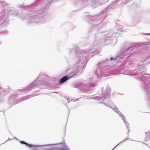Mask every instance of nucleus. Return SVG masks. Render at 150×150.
Segmentation results:
<instances>
[{
  "instance_id": "23",
  "label": "nucleus",
  "mask_w": 150,
  "mask_h": 150,
  "mask_svg": "<svg viewBox=\"0 0 150 150\" xmlns=\"http://www.w3.org/2000/svg\"><path fill=\"white\" fill-rule=\"evenodd\" d=\"M88 0H77V1H79L80 2H82L85 1H88Z\"/></svg>"
},
{
  "instance_id": "17",
  "label": "nucleus",
  "mask_w": 150,
  "mask_h": 150,
  "mask_svg": "<svg viewBox=\"0 0 150 150\" xmlns=\"http://www.w3.org/2000/svg\"><path fill=\"white\" fill-rule=\"evenodd\" d=\"M42 81H44L45 82L47 83L48 84H50L52 85H55V84L56 83L55 81L52 80L48 81L46 80L45 79V80H43Z\"/></svg>"
},
{
  "instance_id": "12",
  "label": "nucleus",
  "mask_w": 150,
  "mask_h": 150,
  "mask_svg": "<svg viewBox=\"0 0 150 150\" xmlns=\"http://www.w3.org/2000/svg\"><path fill=\"white\" fill-rule=\"evenodd\" d=\"M38 80L37 79L36 81L30 83L28 87H26L25 89L22 90L23 93H26V91L30 90V88L35 87L39 85V84L37 83Z\"/></svg>"
},
{
  "instance_id": "9",
  "label": "nucleus",
  "mask_w": 150,
  "mask_h": 150,
  "mask_svg": "<svg viewBox=\"0 0 150 150\" xmlns=\"http://www.w3.org/2000/svg\"><path fill=\"white\" fill-rule=\"evenodd\" d=\"M124 31L122 29H117L115 31H111L105 35L102 39L105 42H108L112 39V38L118 37L119 35Z\"/></svg>"
},
{
  "instance_id": "34",
  "label": "nucleus",
  "mask_w": 150,
  "mask_h": 150,
  "mask_svg": "<svg viewBox=\"0 0 150 150\" xmlns=\"http://www.w3.org/2000/svg\"><path fill=\"white\" fill-rule=\"evenodd\" d=\"M149 35H150V34H149Z\"/></svg>"
},
{
  "instance_id": "8",
  "label": "nucleus",
  "mask_w": 150,
  "mask_h": 150,
  "mask_svg": "<svg viewBox=\"0 0 150 150\" xmlns=\"http://www.w3.org/2000/svg\"><path fill=\"white\" fill-rule=\"evenodd\" d=\"M83 70L81 66H79L76 67L75 68L72 69L73 70L72 74L71 75H66L62 77L59 81V83L60 84H62L65 82L69 78L75 76L79 72H81Z\"/></svg>"
},
{
  "instance_id": "6",
  "label": "nucleus",
  "mask_w": 150,
  "mask_h": 150,
  "mask_svg": "<svg viewBox=\"0 0 150 150\" xmlns=\"http://www.w3.org/2000/svg\"><path fill=\"white\" fill-rule=\"evenodd\" d=\"M19 142L21 144H25L28 147L30 148H33L34 149H35L37 147L53 146H53L50 148L46 149L44 150H69L70 149V148L66 145V143L64 142L58 143L42 145H35L29 144L24 141H20Z\"/></svg>"
},
{
  "instance_id": "25",
  "label": "nucleus",
  "mask_w": 150,
  "mask_h": 150,
  "mask_svg": "<svg viewBox=\"0 0 150 150\" xmlns=\"http://www.w3.org/2000/svg\"><path fill=\"white\" fill-rule=\"evenodd\" d=\"M131 71L129 70V73H128V74H127L131 75Z\"/></svg>"
},
{
  "instance_id": "15",
  "label": "nucleus",
  "mask_w": 150,
  "mask_h": 150,
  "mask_svg": "<svg viewBox=\"0 0 150 150\" xmlns=\"http://www.w3.org/2000/svg\"><path fill=\"white\" fill-rule=\"evenodd\" d=\"M17 102L16 96L15 95L11 96L8 98V102L9 103L14 104L17 103Z\"/></svg>"
},
{
  "instance_id": "18",
  "label": "nucleus",
  "mask_w": 150,
  "mask_h": 150,
  "mask_svg": "<svg viewBox=\"0 0 150 150\" xmlns=\"http://www.w3.org/2000/svg\"><path fill=\"white\" fill-rule=\"evenodd\" d=\"M6 15V13H5L4 11H3L2 12L0 13V22L4 18Z\"/></svg>"
},
{
  "instance_id": "19",
  "label": "nucleus",
  "mask_w": 150,
  "mask_h": 150,
  "mask_svg": "<svg viewBox=\"0 0 150 150\" xmlns=\"http://www.w3.org/2000/svg\"><path fill=\"white\" fill-rule=\"evenodd\" d=\"M32 97V96H26L25 97H23L22 99H20V102L22 101H23L28 99Z\"/></svg>"
},
{
  "instance_id": "33",
  "label": "nucleus",
  "mask_w": 150,
  "mask_h": 150,
  "mask_svg": "<svg viewBox=\"0 0 150 150\" xmlns=\"http://www.w3.org/2000/svg\"><path fill=\"white\" fill-rule=\"evenodd\" d=\"M45 76V75H43V76Z\"/></svg>"
},
{
  "instance_id": "4",
  "label": "nucleus",
  "mask_w": 150,
  "mask_h": 150,
  "mask_svg": "<svg viewBox=\"0 0 150 150\" xmlns=\"http://www.w3.org/2000/svg\"><path fill=\"white\" fill-rule=\"evenodd\" d=\"M110 92L111 90L110 88L109 87L107 88V90H106L105 92L103 95V99L102 102L105 105L108 107L110 108L113 110L119 115L120 117H121L122 120L123 121V122L126 125L127 129L128 131V132H127L126 134H127L128 135L127 137H126L125 139L120 142L117 145L111 150H114L119 144L128 139H129V138L128 134L129 133V132H130V130H129V125L128 122L126 120L125 116L119 110V109L117 108V106H115L114 107L112 106L113 104V103L111 101L110 98Z\"/></svg>"
},
{
  "instance_id": "32",
  "label": "nucleus",
  "mask_w": 150,
  "mask_h": 150,
  "mask_svg": "<svg viewBox=\"0 0 150 150\" xmlns=\"http://www.w3.org/2000/svg\"><path fill=\"white\" fill-rule=\"evenodd\" d=\"M127 72H128V70H127Z\"/></svg>"
},
{
  "instance_id": "31",
  "label": "nucleus",
  "mask_w": 150,
  "mask_h": 150,
  "mask_svg": "<svg viewBox=\"0 0 150 150\" xmlns=\"http://www.w3.org/2000/svg\"><path fill=\"white\" fill-rule=\"evenodd\" d=\"M93 3H94L95 2V1H93Z\"/></svg>"
},
{
  "instance_id": "28",
  "label": "nucleus",
  "mask_w": 150,
  "mask_h": 150,
  "mask_svg": "<svg viewBox=\"0 0 150 150\" xmlns=\"http://www.w3.org/2000/svg\"><path fill=\"white\" fill-rule=\"evenodd\" d=\"M78 99H77L76 100V101H78Z\"/></svg>"
},
{
  "instance_id": "30",
  "label": "nucleus",
  "mask_w": 150,
  "mask_h": 150,
  "mask_svg": "<svg viewBox=\"0 0 150 150\" xmlns=\"http://www.w3.org/2000/svg\"><path fill=\"white\" fill-rule=\"evenodd\" d=\"M65 100H67V99L66 98H65Z\"/></svg>"
},
{
  "instance_id": "24",
  "label": "nucleus",
  "mask_w": 150,
  "mask_h": 150,
  "mask_svg": "<svg viewBox=\"0 0 150 150\" xmlns=\"http://www.w3.org/2000/svg\"><path fill=\"white\" fill-rule=\"evenodd\" d=\"M103 0V2H104V3H100V4H104L105 3H106V2H107L109 0Z\"/></svg>"
},
{
  "instance_id": "1",
  "label": "nucleus",
  "mask_w": 150,
  "mask_h": 150,
  "mask_svg": "<svg viewBox=\"0 0 150 150\" xmlns=\"http://www.w3.org/2000/svg\"><path fill=\"white\" fill-rule=\"evenodd\" d=\"M120 0H115L113 1L112 4L109 5L105 10L101 11L100 13H98L96 15H95L92 16H88L87 18L92 21H94L91 23L93 25L89 32L90 34H92V33L93 35H95L97 33H102L104 32L100 31H99L98 30L102 28L103 27L105 26L106 25L105 23H104L102 21H97L96 18L100 17L101 20L105 19L107 17V15H106V13L108 11L112 8V6L115 4H116Z\"/></svg>"
},
{
  "instance_id": "14",
  "label": "nucleus",
  "mask_w": 150,
  "mask_h": 150,
  "mask_svg": "<svg viewBox=\"0 0 150 150\" xmlns=\"http://www.w3.org/2000/svg\"><path fill=\"white\" fill-rule=\"evenodd\" d=\"M125 51L122 49L121 48L118 54L116 55L118 58H122L124 57V56L129 54V53L125 52Z\"/></svg>"
},
{
  "instance_id": "11",
  "label": "nucleus",
  "mask_w": 150,
  "mask_h": 150,
  "mask_svg": "<svg viewBox=\"0 0 150 150\" xmlns=\"http://www.w3.org/2000/svg\"><path fill=\"white\" fill-rule=\"evenodd\" d=\"M122 49L124 50L125 52L130 54L129 57L131 55V43L130 42H124L122 45Z\"/></svg>"
},
{
  "instance_id": "16",
  "label": "nucleus",
  "mask_w": 150,
  "mask_h": 150,
  "mask_svg": "<svg viewBox=\"0 0 150 150\" xmlns=\"http://www.w3.org/2000/svg\"><path fill=\"white\" fill-rule=\"evenodd\" d=\"M37 4L36 3H33L30 5L28 6L25 7V9L26 10L35 8Z\"/></svg>"
},
{
  "instance_id": "7",
  "label": "nucleus",
  "mask_w": 150,
  "mask_h": 150,
  "mask_svg": "<svg viewBox=\"0 0 150 150\" xmlns=\"http://www.w3.org/2000/svg\"><path fill=\"white\" fill-rule=\"evenodd\" d=\"M109 58L106 59L105 60L98 63L96 69H100V72L104 74L105 76H107L110 74V73L112 70V68H110V65H105L110 61Z\"/></svg>"
},
{
  "instance_id": "3",
  "label": "nucleus",
  "mask_w": 150,
  "mask_h": 150,
  "mask_svg": "<svg viewBox=\"0 0 150 150\" xmlns=\"http://www.w3.org/2000/svg\"><path fill=\"white\" fill-rule=\"evenodd\" d=\"M93 71L95 74L91 78L81 82L78 85V87L80 90L87 93L92 92L94 88L97 85L98 82L99 81L101 78L104 76H105L104 74L100 72V69H94Z\"/></svg>"
},
{
  "instance_id": "20",
  "label": "nucleus",
  "mask_w": 150,
  "mask_h": 150,
  "mask_svg": "<svg viewBox=\"0 0 150 150\" xmlns=\"http://www.w3.org/2000/svg\"><path fill=\"white\" fill-rule=\"evenodd\" d=\"M109 59L110 61H115V60H117L118 59V58L117 56L116 55L114 57H112L109 58Z\"/></svg>"
},
{
  "instance_id": "5",
  "label": "nucleus",
  "mask_w": 150,
  "mask_h": 150,
  "mask_svg": "<svg viewBox=\"0 0 150 150\" xmlns=\"http://www.w3.org/2000/svg\"><path fill=\"white\" fill-rule=\"evenodd\" d=\"M49 9V6L47 5L42 9L36 10L33 13L25 14L20 19L21 21L27 20L28 23L30 24L41 23L47 15Z\"/></svg>"
},
{
  "instance_id": "29",
  "label": "nucleus",
  "mask_w": 150,
  "mask_h": 150,
  "mask_svg": "<svg viewBox=\"0 0 150 150\" xmlns=\"http://www.w3.org/2000/svg\"><path fill=\"white\" fill-rule=\"evenodd\" d=\"M148 133V134H150V132H149Z\"/></svg>"
},
{
  "instance_id": "21",
  "label": "nucleus",
  "mask_w": 150,
  "mask_h": 150,
  "mask_svg": "<svg viewBox=\"0 0 150 150\" xmlns=\"http://www.w3.org/2000/svg\"><path fill=\"white\" fill-rule=\"evenodd\" d=\"M122 4H126L131 1V0H122Z\"/></svg>"
},
{
  "instance_id": "2",
  "label": "nucleus",
  "mask_w": 150,
  "mask_h": 150,
  "mask_svg": "<svg viewBox=\"0 0 150 150\" xmlns=\"http://www.w3.org/2000/svg\"><path fill=\"white\" fill-rule=\"evenodd\" d=\"M94 47L93 46H92L86 51L84 50H79L78 46H75L74 48L71 49L69 48L68 50L70 52V53H75L76 59L78 60L79 63L81 61V64L82 65L80 66H81L82 68L84 69L87 62V59L90 57L92 56H90V54L93 53L95 54H98L100 53V51L98 49L95 50L96 48H94Z\"/></svg>"
},
{
  "instance_id": "26",
  "label": "nucleus",
  "mask_w": 150,
  "mask_h": 150,
  "mask_svg": "<svg viewBox=\"0 0 150 150\" xmlns=\"http://www.w3.org/2000/svg\"><path fill=\"white\" fill-rule=\"evenodd\" d=\"M101 94H103V90H102V89H101Z\"/></svg>"
},
{
  "instance_id": "22",
  "label": "nucleus",
  "mask_w": 150,
  "mask_h": 150,
  "mask_svg": "<svg viewBox=\"0 0 150 150\" xmlns=\"http://www.w3.org/2000/svg\"><path fill=\"white\" fill-rule=\"evenodd\" d=\"M8 31L6 30H3L0 32V33L3 34H8Z\"/></svg>"
},
{
  "instance_id": "27",
  "label": "nucleus",
  "mask_w": 150,
  "mask_h": 150,
  "mask_svg": "<svg viewBox=\"0 0 150 150\" xmlns=\"http://www.w3.org/2000/svg\"><path fill=\"white\" fill-rule=\"evenodd\" d=\"M10 140V139H9V138H8V140H6V142L8 140Z\"/></svg>"
},
{
  "instance_id": "13",
  "label": "nucleus",
  "mask_w": 150,
  "mask_h": 150,
  "mask_svg": "<svg viewBox=\"0 0 150 150\" xmlns=\"http://www.w3.org/2000/svg\"><path fill=\"white\" fill-rule=\"evenodd\" d=\"M125 67V65L124 64H122L117 69H112V70L111 71L110 73V74H117L119 72L122 71L124 69Z\"/></svg>"
},
{
  "instance_id": "10",
  "label": "nucleus",
  "mask_w": 150,
  "mask_h": 150,
  "mask_svg": "<svg viewBox=\"0 0 150 150\" xmlns=\"http://www.w3.org/2000/svg\"><path fill=\"white\" fill-rule=\"evenodd\" d=\"M4 11L5 13H6V15H7V16L3 21L0 23V25L3 24V25L1 28L3 27V26L6 25L8 24V20L7 17L9 16V15H16L17 13L16 10L13 8L7 7Z\"/></svg>"
}]
</instances>
